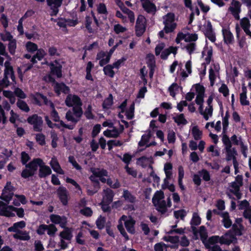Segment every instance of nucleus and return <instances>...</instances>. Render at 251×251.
Here are the masks:
<instances>
[{
	"label": "nucleus",
	"mask_w": 251,
	"mask_h": 251,
	"mask_svg": "<svg viewBox=\"0 0 251 251\" xmlns=\"http://www.w3.org/2000/svg\"><path fill=\"white\" fill-rule=\"evenodd\" d=\"M85 22V27L87 29L88 32L89 33H93L94 32V30L91 27L92 21L91 17L89 16H86Z\"/></svg>",
	"instance_id": "8fccbe9b"
},
{
	"label": "nucleus",
	"mask_w": 251,
	"mask_h": 251,
	"mask_svg": "<svg viewBox=\"0 0 251 251\" xmlns=\"http://www.w3.org/2000/svg\"><path fill=\"white\" fill-rule=\"evenodd\" d=\"M190 223L192 226H197L201 224V218L199 216L198 213H193Z\"/></svg>",
	"instance_id": "79ce46f5"
},
{
	"label": "nucleus",
	"mask_w": 251,
	"mask_h": 251,
	"mask_svg": "<svg viewBox=\"0 0 251 251\" xmlns=\"http://www.w3.org/2000/svg\"><path fill=\"white\" fill-rule=\"evenodd\" d=\"M134 224V223L131 221H127L125 223V226L126 230L128 232L132 234L135 233Z\"/></svg>",
	"instance_id": "864d4df0"
},
{
	"label": "nucleus",
	"mask_w": 251,
	"mask_h": 251,
	"mask_svg": "<svg viewBox=\"0 0 251 251\" xmlns=\"http://www.w3.org/2000/svg\"><path fill=\"white\" fill-rule=\"evenodd\" d=\"M35 173H33L29 169H25L21 173V176L24 178H27L29 177L32 176L34 175Z\"/></svg>",
	"instance_id": "e2e57ef3"
},
{
	"label": "nucleus",
	"mask_w": 251,
	"mask_h": 251,
	"mask_svg": "<svg viewBox=\"0 0 251 251\" xmlns=\"http://www.w3.org/2000/svg\"><path fill=\"white\" fill-rule=\"evenodd\" d=\"M247 89L245 84L242 86V93L240 94V103L243 106H248L250 105L249 100H247Z\"/></svg>",
	"instance_id": "f8f14e48"
},
{
	"label": "nucleus",
	"mask_w": 251,
	"mask_h": 251,
	"mask_svg": "<svg viewBox=\"0 0 251 251\" xmlns=\"http://www.w3.org/2000/svg\"><path fill=\"white\" fill-rule=\"evenodd\" d=\"M220 239V236L218 235H213L209 237L207 239L206 242L205 243L206 245H207V247L208 248H206L207 249H210L211 246L210 245H213L217 243H219V240Z\"/></svg>",
	"instance_id": "a878e982"
},
{
	"label": "nucleus",
	"mask_w": 251,
	"mask_h": 251,
	"mask_svg": "<svg viewBox=\"0 0 251 251\" xmlns=\"http://www.w3.org/2000/svg\"><path fill=\"white\" fill-rule=\"evenodd\" d=\"M204 35L211 42H215L216 36L213 31L212 25L210 21H208L206 25L204 26Z\"/></svg>",
	"instance_id": "6e6552de"
},
{
	"label": "nucleus",
	"mask_w": 251,
	"mask_h": 251,
	"mask_svg": "<svg viewBox=\"0 0 251 251\" xmlns=\"http://www.w3.org/2000/svg\"><path fill=\"white\" fill-rule=\"evenodd\" d=\"M105 223L106 218L100 215L96 221L97 228L99 229H102L105 226Z\"/></svg>",
	"instance_id": "ea45409f"
},
{
	"label": "nucleus",
	"mask_w": 251,
	"mask_h": 251,
	"mask_svg": "<svg viewBox=\"0 0 251 251\" xmlns=\"http://www.w3.org/2000/svg\"><path fill=\"white\" fill-rule=\"evenodd\" d=\"M50 165L54 172L61 175L64 174L63 171L56 160L52 159L50 162Z\"/></svg>",
	"instance_id": "b1692460"
},
{
	"label": "nucleus",
	"mask_w": 251,
	"mask_h": 251,
	"mask_svg": "<svg viewBox=\"0 0 251 251\" xmlns=\"http://www.w3.org/2000/svg\"><path fill=\"white\" fill-rule=\"evenodd\" d=\"M50 221L54 224H59L61 227H65L67 224V218L65 216H61L56 214H51Z\"/></svg>",
	"instance_id": "423d86ee"
},
{
	"label": "nucleus",
	"mask_w": 251,
	"mask_h": 251,
	"mask_svg": "<svg viewBox=\"0 0 251 251\" xmlns=\"http://www.w3.org/2000/svg\"><path fill=\"white\" fill-rule=\"evenodd\" d=\"M134 103H132L126 113V118L128 120H131L134 118Z\"/></svg>",
	"instance_id": "4d7b16f0"
},
{
	"label": "nucleus",
	"mask_w": 251,
	"mask_h": 251,
	"mask_svg": "<svg viewBox=\"0 0 251 251\" xmlns=\"http://www.w3.org/2000/svg\"><path fill=\"white\" fill-rule=\"evenodd\" d=\"M15 190L16 188L11 185V182L7 181L2 190L0 199L6 202H9L12 199Z\"/></svg>",
	"instance_id": "7ed1b4c3"
},
{
	"label": "nucleus",
	"mask_w": 251,
	"mask_h": 251,
	"mask_svg": "<svg viewBox=\"0 0 251 251\" xmlns=\"http://www.w3.org/2000/svg\"><path fill=\"white\" fill-rule=\"evenodd\" d=\"M80 213L87 217H90L93 214V211L90 207H85L80 210Z\"/></svg>",
	"instance_id": "bf43d9fd"
},
{
	"label": "nucleus",
	"mask_w": 251,
	"mask_h": 251,
	"mask_svg": "<svg viewBox=\"0 0 251 251\" xmlns=\"http://www.w3.org/2000/svg\"><path fill=\"white\" fill-rule=\"evenodd\" d=\"M174 214V217L177 219L180 218L181 220H183L186 215V211L184 209L175 211Z\"/></svg>",
	"instance_id": "0e129e2a"
},
{
	"label": "nucleus",
	"mask_w": 251,
	"mask_h": 251,
	"mask_svg": "<svg viewBox=\"0 0 251 251\" xmlns=\"http://www.w3.org/2000/svg\"><path fill=\"white\" fill-rule=\"evenodd\" d=\"M26 226V223L24 221H21L15 223L12 226L8 228V231L9 232L18 233V231H21L18 229V228L23 229Z\"/></svg>",
	"instance_id": "dca6fc26"
},
{
	"label": "nucleus",
	"mask_w": 251,
	"mask_h": 251,
	"mask_svg": "<svg viewBox=\"0 0 251 251\" xmlns=\"http://www.w3.org/2000/svg\"><path fill=\"white\" fill-rule=\"evenodd\" d=\"M222 31L225 43L227 45L232 44L234 39L232 33L229 30L226 29H223Z\"/></svg>",
	"instance_id": "f3484780"
},
{
	"label": "nucleus",
	"mask_w": 251,
	"mask_h": 251,
	"mask_svg": "<svg viewBox=\"0 0 251 251\" xmlns=\"http://www.w3.org/2000/svg\"><path fill=\"white\" fill-rule=\"evenodd\" d=\"M17 106L21 110L25 112H28L30 110L29 107L27 104L23 100H18L17 102Z\"/></svg>",
	"instance_id": "f704fd0d"
},
{
	"label": "nucleus",
	"mask_w": 251,
	"mask_h": 251,
	"mask_svg": "<svg viewBox=\"0 0 251 251\" xmlns=\"http://www.w3.org/2000/svg\"><path fill=\"white\" fill-rule=\"evenodd\" d=\"M123 197L126 201L130 203H133L136 201V198L127 190L124 191Z\"/></svg>",
	"instance_id": "393cba45"
},
{
	"label": "nucleus",
	"mask_w": 251,
	"mask_h": 251,
	"mask_svg": "<svg viewBox=\"0 0 251 251\" xmlns=\"http://www.w3.org/2000/svg\"><path fill=\"white\" fill-rule=\"evenodd\" d=\"M50 106L52 108V110L50 112V116L52 120L55 122L60 121V117L58 115V113L55 110L54 104L51 101H50Z\"/></svg>",
	"instance_id": "2f4dec72"
},
{
	"label": "nucleus",
	"mask_w": 251,
	"mask_h": 251,
	"mask_svg": "<svg viewBox=\"0 0 251 251\" xmlns=\"http://www.w3.org/2000/svg\"><path fill=\"white\" fill-rule=\"evenodd\" d=\"M51 172V170L48 166L45 165V164H42L40 166L38 176L40 178H45L50 175Z\"/></svg>",
	"instance_id": "2eb2a0df"
},
{
	"label": "nucleus",
	"mask_w": 251,
	"mask_h": 251,
	"mask_svg": "<svg viewBox=\"0 0 251 251\" xmlns=\"http://www.w3.org/2000/svg\"><path fill=\"white\" fill-rule=\"evenodd\" d=\"M111 202H108L107 201H102L100 203L101 208L103 212L110 213L111 212V207L109 205Z\"/></svg>",
	"instance_id": "49530a36"
},
{
	"label": "nucleus",
	"mask_w": 251,
	"mask_h": 251,
	"mask_svg": "<svg viewBox=\"0 0 251 251\" xmlns=\"http://www.w3.org/2000/svg\"><path fill=\"white\" fill-rule=\"evenodd\" d=\"M64 230L60 232L59 233V236L61 239L70 241L72 237V230L71 228L67 227L66 226L65 227H62Z\"/></svg>",
	"instance_id": "4468645a"
},
{
	"label": "nucleus",
	"mask_w": 251,
	"mask_h": 251,
	"mask_svg": "<svg viewBox=\"0 0 251 251\" xmlns=\"http://www.w3.org/2000/svg\"><path fill=\"white\" fill-rule=\"evenodd\" d=\"M152 158L147 157L146 156H142L137 159V162L139 165L143 168H145L147 165V162Z\"/></svg>",
	"instance_id": "603ef678"
},
{
	"label": "nucleus",
	"mask_w": 251,
	"mask_h": 251,
	"mask_svg": "<svg viewBox=\"0 0 251 251\" xmlns=\"http://www.w3.org/2000/svg\"><path fill=\"white\" fill-rule=\"evenodd\" d=\"M17 48V41L16 39L10 41L8 44V50L9 53L13 55L15 54Z\"/></svg>",
	"instance_id": "e433bc0d"
},
{
	"label": "nucleus",
	"mask_w": 251,
	"mask_h": 251,
	"mask_svg": "<svg viewBox=\"0 0 251 251\" xmlns=\"http://www.w3.org/2000/svg\"><path fill=\"white\" fill-rule=\"evenodd\" d=\"M195 87L197 95H204L205 89L202 85L197 83L195 85Z\"/></svg>",
	"instance_id": "774afa93"
},
{
	"label": "nucleus",
	"mask_w": 251,
	"mask_h": 251,
	"mask_svg": "<svg viewBox=\"0 0 251 251\" xmlns=\"http://www.w3.org/2000/svg\"><path fill=\"white\" fill-rule=\"evenodd\" d=\"M81 106V105H75L73 108L74 114L78 119L81 117L83 114V111Z\"/></svg>",
	"instance_id": "37998d69"
},
{
	"label": "nucleus",
	"mask_w": 251,
	"mask_h": 251,
	"mask_svg": "<svg viewBox=\"0 0 251 251\" xmlns=\"http://www.w3.org/2000/svg\"><path fill=\"white\" fill-rule=\"evenodd\" d=\"M123 142L120 140H109L107 142L108 150L111 151L113 147H120L123 145Z\"/></svg>",
	"instance_id": "c03bdc74"
},
{
	"label": "nucleus",
	"mask_w": 251,
	"mask_h": 251,
	"mask_svg": "<svg viewBox=\"0 0 251 251\" xmlns=\"http://www.w3.org/2000/svg\"><path fill=\"white\" fill-rule=\"evenodd\" d=\"M63 0H51V3L50 5H48L50 6L52 11L50 13L51 16H56L59 11V7H60L62 4Z\"/></svg>",
	"instance_id": "9b49d317"
},
{
	"label": "nucleus",
	"mask_w": 251,
	"mask_h": 251,
	"mask_svg": "<svg viewBox=\"0 0 251 251\" xmlns=\"http://www.w3.org/2000/svg\"><path fill=\"white\" fill-rule=\"evenodd\" d=\"M48 226H49V227L47 230V234L50 237H54L55 233L57 231V228L53 224H50L48 225Z\"/></svg>",
	"instance_id": "6e6d98bb"
},
{
	"label": "nucleus",
	"mask_w": 251,
	"mask_h": 251,
	"mask_svg": "<svg viewBox=\"0 0 251 251\" xmlns=\"http://www.w3.org/2000/svg\"><path fill=\"white\" fill-rule=\"evenodd\" d=\"M9 209L16 212L17 215L19 218H23L24 216L25 212L23 208H17L12 205L8 206Z\"/></svg>",
	"instance_id": "de8ad7c7"
},
{
	"label": "nucleus",
	"mask_w": 251,
	"mask_h": 251,
	"mask_svg": "<svg viewBox=\"0 0 251 251\" xmlns=\"http://www.w3.org/2000/svg\"><path fill=\"white\" fill-rule=\"evenodd\" d=\"M163 24L165 25L163 29L167 34L173 32L176 27V23H173L172 24Z\"/></svg>",
	"instance_id": "5fc2aeb1"
},
{
	"label": "nucleus",
	"mask_w": 251,
	"mask_h": 251,
	"mask_svg": "<svg viewBox=\"0 0 251 251\" xmlns=\"http://www.w3.org/2000/svg\"><path fill=\"white\" fill-rule=\"evenodd\" d=\"M42 164H44V162L42 159L40 158H34L31 161L25 165V167L29 169L35 174L38 169V167H40Z\"/></svg>",
	"instance_id": "9d476101"
},
{
	"label": "nucleus",
	"mask_w": 251,
	"mask_h": 251,
	"mask_svg": "<svg viewBox=\"0 0 251 251\" xmlns=\"http://www.w3.org/2000/svg\"><path fill=\"white\" fill-rule=\"evenodd\" d=\"M163 24H172L175 23V14L173 13H168L163 17Z\"/></svg>",
	"instance_id": "72a5a7b5"
},
{
	"label": "nucleus",
	"mask_w": 251,
	"mask_h": 251,
	"mask_svg": "<svg viewBox=\"0 0 251 251\" xmlns=\"http://www.w3.org/2000/svg\"><path fill=\"white\" fill-rule=\"evenodd\" d=\"M222 142L225 145L226 151L232 150V143L229 137L226 134H224L222 138Z\"/></svg>",
	"instance_id": "7c9ffc66"
},
{
	"label": "nucleus",
	"mask_w": 251,
	"mask_h": 251,
	"mask_svg": "<svg viewBox=\"0 0 251 251\" xmlns=\"http://www.w3.org/2000/svg\"><path fill=\"white\" fill-rule=\"evenodd\" d=\"M93 175L96 177H99L100 180L102 183L106 182L107 179L103 176H108L107 171L105 169H101L99 171H96L95 169L91 171Z\"/></svg>",
	"instance_id": "ddd939ff"
},
{
	"label": "nucleus",
	"mask_w": 251,
	"mask_h": 251,
	"mask_svg": "<svg viewBox=\"0 0 251 251\" xmlns=\"http://www.w3.org/2000/svg\"><path fill=\"white\" fill-rule=\"evenodd\" d=\"M27 122L33 125V130L36 132H41L43 130V121L42 118L36 114L29 116L27 119Z\"/></svg>",
	"instance_id": "f03ea898"
},
{
	"label": "nucleus",
	"mask_w": 251,
	"mask_h": 251,
	"mask_svg": "<svg viewBox=\"0 0 251 251\" xmlns=\"http://www.w3.org/2000/svg\"><path fill=\"white\" fill-rule=\"evenodd\" d=\"M13 237L23 241H28L30 239L28 232L26 231H18V233L13 235Z\"/></svg>",
	"instance_id": "6ab92c4d"
},
{
	"label": "nucleus",
	"mask_w": 251,
	"mask_h": 251,
	"mask_svg": "<svg viewBox=\"0 0 251 251\" xmlns=\"http://www.w3.org/2000/svg\"><path fill=\"white\" fill-rule=\"evenodd\" d=\"M237 155V152L235 148H232V150L226 151V160L227 161L231 160L236 159V156Z\"/></svg>",
	"instance_id": "c756f323"
},
{
	"label": "nucleus",
	"mask_w": 251,
	"mask_h": 251,
	"mask_svg": "<svg viewBox=\"0 0 251 251\" xmlns=\"http://www.w3.org/2000/svg\"><path fill=\"white\" fill-rule=\"evenodd\" d=\"M135 33L137 37L141 36L146 30V24L135 25Z\"/></svg>",
	"instance_id": "c85d7f7f"
},
{
	"label": "nucleus",
	"mask_w": 251,
	"mask_h": 251,
	"mask_svg": "<svg viewBox=\"0 0 251 251\" xmlns=\"http://www.w3.org/2000/svg\"><path fill=\"white\" fill-rule=\"evenodd\" d=\"M113 104V97L111 94H109L102 102V107L103 109H109Z\"/></svg>",
	"instance_id": "5701e85b"
},
{
	"label": "nucleus",
	"mask_w": 251,
	"mask_h": 251,
	"mask_svg": "<svg viewBox=\"0 0 251 251\" xmlns=\"http://www.w3.org/2000/svg\"><path fill=\"white\" fill-rule=\"evenodd\" d=\"M199 234L201 240L204 244L205 247L208 248V247H207V245L205 244L207 240L208 234L206 227L204 226H201L200 227Z\"/></svg>",
	"instance_id": "412c9836"
},
{
	"label": "nucleus",
	"mask_w": 251,
	"mask_h": 251,
	"mask_svg": "<svg viewBox=\"0 0 251 251\" xmlns=\"http://www.w3.org/2000/svg\"><path fill=\"white\" fill-rule=\"evenodd\" d=\"M114 68L111 64H108L103 67L104 74L111 78H113L115 75V72L113 71Z\"/></svg>",
	"instance_id": "bb28decb"
},
{
	"label": "nucleus",
	"mask_w": 251,
	"mask_h": 251,
	"mask_svg": "<svg viewBox=\"0 0 251 251\" xmlns=\"http://www.w3.org/2000/svg\"><path fill=\"white\" fill-rule=\"evenodd\" d=\"M198 39V35L196 33H188L185 37L186 42H195Z\"/></svg>",
	"instance_id": "052dcab7"
},
{
	"label": "nucleus",
	"mask_w": 251,
	"mask_h": 251,
	"mask_svg": "<svg viewBox=\"0 0 251 251\" xmlns=\"http://www.w3.org/2000/svg\"><path fill=\"white\" fill-rule=\"evenodd\" d=\"M56 194L62 205H67L69 201V193L66 188L62 186L59 187Z\"/></svg>",
	"instance_id": "39448f33"
},
{
	"label": "nucleus",
	"mask_w": 251,
	"mask_h": 251,
	"mask_svg": "<svg viewBox=\"0 0 251 251\" xmlns=\"http://www.w3.org/2000/svg\"><path fill=\"white\" fill-rule=\"evenodd\" d=\"M164 198V192L161 190L157 191L154 194L152 199V202L153 205H155V202H156L157 201H162Z\"/></svg>",
	"instance_id": "cd10ccee"
},
{
	"label": "nucleus",
	"mask_w": 251,
	"mask_h": 251,
	"mask_svg": "<svg viewBox=\"0 0 251 251\" xmlns=\"http://www.w3.org/2000/svg\"><path fill=\"white\" fill-rule=\"evenodd\" d=\"M25 48L28 52L33 53L37 50L38 46L36 44L29 41L26 43Z\"/></svg>",
	"instance_id": "a19ab883"
},
{
	"label": "nucleus",
	"mask_w": 251,
	"mask_h": 251,
	"mask_svg": "<svg viewBox=\"0 0 251 251\" xmlns=\"http://www.w3.org/2000/svg\"><path fill=\"white\" fill-rule=\"evenodd\" d=\"M144 10L148 13H155L156 11L155 4L150 0H140Z\"/></svg>",
	"instance_id": "1a4fd4ad"
},
{
	"label": "nucleus",
	"mask_w": 251,
	"mask_h": 251,
	"mask_svg": "<svg viewBox=\"0 0 251 251\" xmlns=\"http://www.w3.org/2000/svg\"><path fill=\"white\" fill-rule=\"evenodd\" d=\"M174 121L177 125H186L187 123L183 114H180L174 118Z\"/></svg>",
	"instance_id": "58836bf2"
},
{
	"label": "nucleus",
	"mask_w": 251,
	"mask_h": 251,
	"mask_svg": "<svg viewBox=\"0 0 251 251\" xmlns=\"http://www.w3.org/2000/svg\"><path fill=\"white\" fill-rule=\"evenodd\" d=\"M51 146L53 148L55 149L57 147V142L58 140V137L57 133L54 131H51Z\"/></svg>",
	"instance_id": "680f3d73"
},
{
	"label": "nucleus",
	"mask_w": 251,
	"mask_h": 251,
	"mask_svg": "<svg viewBox=\"0 0 251 251\" xmlns=\"http://www.w3.org/2000/svg\"><path fill=\"white\" fill-rule=\"evenodd\" d=\"M219 92L223 94L225 97H226L229 95V89L227 85L225 83H223L219 88Z\"/></svg>",
	"instance_id": "69168bd1"
},
{
	"label": "nucleus",
	"mask_w": 251,
	"mask_h": 251,
	"mask_svg": "<svg viewBox=\"0 0 251 251\" xmlns=\"http://www.w3.org/2000/svg\"><path fill=\"white\" fill-rule=\"evenodd\" d=\"M154 206L156 207V210L162 214H164L167 211L166 202L165 200H162L160 201L155 202Z\"/></svg>",
	"instance_id": "aec40b11"
},
{
	"label": "nucleus",
	"mask_w": 251,
	"mask_h": 251,
	"mask_svg": "<svg viewBox=\"0 0 251 251\" xmlns=\"http://www.w3.org/2000/svg\"><path fill=\"white\" fill-rule=\"evenodd\" d=\"M192 134L195 140H199L201 138L202 132L197 126H195L192 128Z\"/></svg>",
	"instance_id": "4c0bfd02"
},
{
	"label": "nucleus",
	"mask_w": 251,
	"mask_h": 251,
	"mask_svg": "<svg viewBox=\"0 0 251 251\" xmlns=\"http://www.w3.org/2000/svg\"><path fill=\"white\" fill-rule=\"evenodd\" d=\"M48 65L50 68V74L48 75L56 76L57 78L62 77V66L57 60H55L54 62H50Z\"/></svg>",
	"instance_id": "20e7f679"
},
{
	"label": "nucleus",
	"mask_w": 251,
	"mask_h": 251,
	"mask_svg": "<svg viewBox=\"0 0 251 251\" xmlns=\"http://www.w3.org/2000/svg\"><path fill=\"white\" fill-rule=\"evenodd\" d=\"M228 235V234L227 233H226L225 235L220 237L219 243L221 245L225 244L229 245L231 243H232V240H231L230 239L226 237Z\"/></svg>",
	"instance_id": "09e8293b"
},
{
	"label": "nucleus",
	"mask_w": 251,
	"mask_h": 251,
	"mask_svg": "<svg viewBox=\"0 0 251 251\" xmlns=\"http://www.w3.org/2000/svg\"><path fill=\"white\" fill-rule=\"evenodd\" d=\"M198 173L202 176L204 181H208L210 180V175L207 170L203 169L201 171H199Z\"/></svg>",
	"instance_id": "3c124183"
},
{
	"label": "nucleus",
	"mask_w": 251,
	"mask_h": 251,
	"mask_svg": "<svg viewBox=\"0 0 251 251\" xmlns=\"http://www.w3.org/2000/svg\"><path fill=\"white\" fill-rule=\"evenodd\" d=\"M101 128V127L100 124H98L95 125L93 127L92 131L91 133L92 137L95 138L100 132Z\"/></svg>",
	"instance_id": "338daca9"
},
{
	"label": "nucleus",
	"mask_w": 251,
	"mask_h": 251,
	"mask_svg": "<svg viewBox=\"0 0 251 251\" xmlns=\"http://www.w3.org/2000/svg\"><path fill=\"white\" fill-rule=\"evenodd\" d=\"M163 239L166 242H169L172 244H176L179 242V237L178 236H164Z\"/></svg>",
	"instance_id": "13d9d810"
},
{
	"label": "nucleus",
	"mask_w": 251,
	"mask_h": 251,
	"mask_svg": "<svg viewBox=\"0 0 251 251\" xmlns=\"http://www.w3.org/2000/svg\"><path fill=\"white\" fill-rule=\"evenodd\" d=\"M67 106L70 107L73 105H82L80 98L76 95L68 94L65 100Z\"/></svg>",
	"instance_id": "0eeeda50"
},
{
	"label": "nucleus",
	"mask_w": 251,
	"mask_h": 251,
	"mask_svg": "<svg viewBox=\"0 0 251 251\" xmlns=\"http://www.w3.org/2000/svg\"><path fill=\"white\" fill-rule=\"evenodd\" d=\"M9 209L8 206L2 208L0 210V216H5L6 217H13L15 214L11 212Z\"/></svg>",
	"instance_id": "473e14b6"
},
{
	"label": "nucleus",
	"mask_w": 251,
	"mask_h": 251,
	"mask_svg": "<svg viewBox=\"0 0 251 251\" xmlns=\"http://www.w3.org/2000/svg\"><path fill=\"white\" fill-rule=\"evenodd\" d=\"M238 207L239 210H244V211L250 206L249 202L247 200H244L243 201H238Z\"/></svg>",
	"instance_id": "a18cd8bd"
},
{
	"label": "nucleus",
	"mask_w": 251,
	"mask_h": 251,
	"mask_svg": "<svg viewBox=\"0 0 251 251\" xmlns=\"http://www.w3.org/2000/svg\"><path fill=\"white\" fill-rule=\"evenodd\" d=\"M151 137V134L150 132L147 134H143L141 137V140L138 143V146L143 147L147 145V143L149 142Z\"/></svg>",
	"instance_id": "c9c22d12"
},
{
	"label": "nucleus",
	"mask_w": 251,
	"mask_h": 251,
	"mask_svg": "<svg viewBox=\"0 0 251 251\" xmlns=\"http://www.w3.org/2000/svg\"><path fill=\"white\" fill-rule=\"evenodd\" d=\"M47 77L49 82L55 84L53 87V90L57 96H59L61 93L67 94L70 92V88L64 82L59 83L56 82L54 77L51 76V75H48Z\"/></svg>",
	"instance_id": "f257e3e1"
},
{
	"label": "nucleus",
	"mask_w": 251,
	"mask_h": 251,
	"mask_svg": "<svg viewBox=\"0 0 251 251\" xmlns=\"http://www.w3.org/2000/svg\"><path fill=\"white\" fill-rule=\"evenodd\" d=\"M104 195L103 197L104 201H107L108 202H112L114 196V193L113 190L110 188H107L103 190Z\"/></svg>",
	"instance_id": "a211bd4d"
},
{
	"label": "nucleus",
	"mask_w": 251,
	"mask_h": 251,
	"mask_svg": "<svg viewBox=\"0 0 251 251\" xmlns=\"http://www.w3.org/2000/svg\"><path fill=\"white\" fill-rule=\"evenodd\" d=\"M221 216L223 218L222 222L225 227L229 228L232 225V222L229 218L228 213L227 212L221 213Z\"/></svg>",
	"instance_id": "4be33fe9"
}]
</instances>
